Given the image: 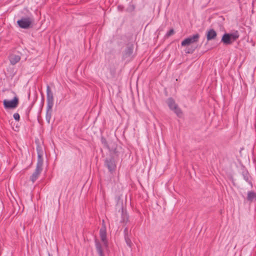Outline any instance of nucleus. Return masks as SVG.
Segmentation results:
<instances>
[{"label": "nucleus", "instance_id": "nucleus-1", "mask_svg": "<svg viewBox=\"0 0 256 256\" xmlns=\"http://www.w3.org/2000/svg\"><path fill=\"white\" fill-rule=\"evenodd\" d=\"M239 38V34L238 32L232 33H226L222 38L221 42L226 45L232 44Z\"/></svg>", "mask_w": 256, "mask_h": 256}, {"label": "nucleus", "instance_id": "nucleus-2", "mask_svg": "<svg viewBox=\"0 0 256 256\" xmlns=\"http://www.w3.org/2000/svg\"><path fill=\"white\" fill-rule=\"evenodd\" d=\"M38 159L36 168L34 172L30 176V180L32 181V182H34L36 181V180L38 178L42 170V162L41 156H40V154H38Z\"/></svg>", "mask_w": 256, "mask_h": 256}, {"label": "nucleus", "instance_id": "nucleus-3", "mask_svg": "<svg viewBox=\"0 0 256 256\" xmlns=\"http://www.w3.org/2000/svg\"><path fill=\"white\" fill-rule=\"evenodd\" d=\"M167 104L170 108L173 110L174 112L179 117L182 116V112L181 110L178 107V104L172 98H168L167 100Z\"/></svg>", "mask_w": 256, "mask_h": 256}, {"label": "nucleus", "instance_id": "nucleus-4", "mask_svg": "<svg viewBox=\"0 0 256 256\" xmlns=\"http://www.w3.org/2000/svg\"><path fill=\"white\" fill-rule=\"evenodd\" d=\"M97 252L100 256H104V251L107 250L108 241H95Z\"/></svg>", "mask_w": 256, "mask_h": 256}, {"label": "nucleus", "instance_id": "nucleus-5", "mask_svg": "<svg viewBox=\"0 0 256 256\" xmlns=\"http://www.w3.org/2000/svg\"><path fill=\"white\" fill-rule=\"evenodd\" d=\"M18 102V98L14 97L12 100H4V105L6 108H14L17 106Z\"/></svg>", "mask_w": 256, "mask_h": 256}, {"label": "nucleus", "instance_id": "nucleus-6", "mask_svg": "<svg viewBox=\"0 0 256 256\" xmlns=\"http://www.w3.org/2000/svg\"><path fill=\"white\" fill-rule=\"evenodd\" d=\"M199 37L200 36L198 34H196L188 38L182 42V46H188L194 42H198Z\"/></svg>", "mask_w": 256, "mask_h": 256}, {"label": "nucleus", "instance_id": "nucleus-7", "mask_svg": "<svg viewBox=\"0 0 256 256\" xmlns=\"http://www.w3.org/2000/svg\"><path fill=\"white\" fill-rule=\"evenodd\" d=\"M18 26L23 28H28L32 23V20L30 18H23L17 22Z\"/></svg>", "mask_w": 256, "mask_h": 256}, {"label": "nucleus", "instance_id": "nucleus-8", "mask_svg": "<svg viewBox=\"0 0 256 256\" xmlns=\"http://www.w3.org/2000/svg\"><path fill=\"white\" fill-rule=\"evenodd\" d=\"M47 100H48V106L50 108L53 105V95L52 93L50 91L49 87H48L47 88Z\"/></svg>", "mask_w": 256, "mask_h": 256}, {"label": "nucleus", "instance_id": "nucleus-9", "mask_svg": "<svg viewBox=\"0 0 256 256\" xmlns=\"http://www.w3.org/2000/svg\"><path fill=\"white\" fill-rule=\"evenodd\" d=\"M217 36L216 32L213 29L210 30L206 34V38L208 40L214 39Z\"/></svg>", "mask_w": 256, "mask_h": 256}, {"label": "nucleus", "instance_id": "nucleus-10", "mask_svg": "<svg viewBox=\"0 0 256 256\" xmlns=\"http://www.w3.org/2000/svg\"><path fill=\"white\" fill-rule=\"evenodd\" d=\"M20 58L18 55L12 54L11 55L10 57V63L12 64H16L18 62L20 61Z\"/></svg>", "mask_w": 256, "mask_h": 256}, {"label": "nucleus", "instance_id": "nucleus-11", "mask_svg": "<svg viewBox=\"0 0 256 256\" xmlns=\"http://www.w3.org/2000/svg\"><path fill=\"white\" fill-rule=\"evenodd\" d=\"M106 163L108 168L110 170L112 171L115 168V164L113 160L110 159V160H106Z\"/></svg>", "mask_w": 256, "mask_h": 256}, {"label": "nucleus", "instance_id": "nucleus-12", "mask_svg": "<svg viewBox=\"0 0 256 256\" xmlns=\"http://www.w3.org/2000/svg\"><path fill=\"white\" fill-rule=\"evenodd\" d=\"M100 236L102 240H106V228L105 226H102L100 230Z\"/></svg>", "mask_w": 256, "mask_h": 256}, {"label": "nucleus", "instance_id": "nucleus-13", "mask_svg": "<svg viewBox=\"0 0 256 256\" xmlns=\"http://www.w3.org/2000/svg\"><path fill=\"white\" fill-rule=\"evenodd\" d=\"M247 199L250 202H253L256 200V194L252 192H250L248 194Z\"/></svg>", "mask_w": 256, "mask_h": 256}, {"label": "nucleus", "instance_id": "nucleus-14", "mask_svg": "<svg viewBox=\"0 0 256 256\" xmlns=\"http://www.w3.org/2000/svg\"><path fill=\"white\" fill-rule=\"evenodd\" d=\"M14 118L16 120L18 121L20 120V117L18 113H15L14 114Z\"/></svg>", "mask_w": 256, "mask_h": 256}, {"label": "nucleus", "instance_id": "nucleus-15", "mask_svg": "<svg viewBox=\"0 0 256 256\" xmlns=\"http://www.w3.org/2000/svg\"><path fill=\"white\" fill-rule=\"evenodd\" d=\"M174 34V30L172 29L170 30L166 34L168 36H170Z\"/></svg>", "mask_w": 256, "mask_h": 256}, {"label": "nucleus", "instance_id": "nucleus-16", "mask_svg": "<svg viewBox=\"0 0 256 256\" xmlns=\"http://www.w3.org/2000/svg\"><path fill=\"white\" fill-rule=\"evenodd\" d=\"M126 242L127 245H128L129 246H131L132 244V241H126Z\"/></svg>", "mask_w": 256, "mask_h": 256}]
</instances>
